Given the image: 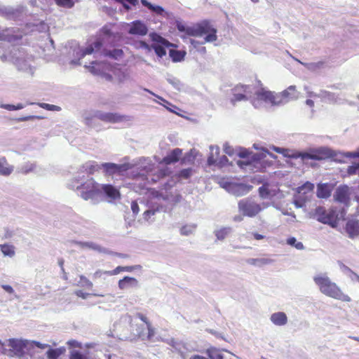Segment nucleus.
Returning a JSON list of instances; mask_svg holds the SVG:
<instances>
[{"mask_svg":"<svg viewBox=\"0 0 359 359\" xmlns=\"http://www.w3.org/2000/svg\"><path fill=\"white\" fill-rule=\"evenodd\" d=\"M313 280L319 291L325 296L346 302L351 301V298L342 292L338 285L330 280L326 273L315 274Z\"/></svg>","mask_w":359,"mask_h":359,"instance_id":"obj_3","label":"nucleus"},{"mask_svg":"<svg viewBox=\"0 0 359 359\" xmlns=\"http://www.w3.org/2000/svg\"><path fill=\"white\" fill-rule=\"evenodd\" d=\"M0 107L2 109H7L8 111H14L15 110V105H13V104H1Z\"/></svg>","mask_w":359,"mask_h":359,"instance_id":"obj_63","label":"nucleus"},{"mask_svg":"<svg viewBox=\"0 0 359 359\" xmlns=\"http://www.w3.org/2000/svg\"><path fill=\"white\" fill-rule=\"evenodd\" d=\"M118 286L120 290H126L131 288H138L140 287L139 281L133 277L125 276L118 280Z\"/></svg>","mask_w":359,"mask_h":359,"instance_id":"obj_19","label":"nucleus"},{"mask_svg":"<svg viewBox=\"0 0 359 359\" xmlns=\"http://www.w3.org/2000/svg\"><path fill=\"white\" fill-rule=\"evenodd\" d=\"M299 96V93L296 90L295 86H290L280 93H273L261 89L256 91L255 97L252 100V105L257 109L266 107L269 105L279 106L297 100Z\"/></svg>","mask_w":359,"mask_h":359,"instance_id":"obj_1","label":"nucleus"},{"mask_svg":"<svg viewBox=\"0 0 359 359\" xmlns=\"http://www.w3.org/2000/svg\"><path fill=\"white\" fill-rule=\"evenodd\" d=\"M345 231L350 238H354L359 235V220L350 218L345 226Z\"/></svg>","mask_w":359,"mask_h":359,"instance_id":"obj_18","label":"nucleus"},{"mask_svg":"<svg viewBox=\"0 0 359 359\" xmlns=\"http://www.w3.org/2000/svg\"><path fill=\"white\" fill-rule=\"evenodd\" d=\"M15 248L13 245L10 244H1L0 251L4 257L12 258L15 255Z\"/></svg>","mask_w":359,"mask_h":359,"instance_id":"obj_29","label":"nucleus"},{"mask_svg":"<svg viewBox=\"0 0 359 359\" xmlns=\"http://www.w3.org/2000/svg\"><path fill=\"white\" fill-rule=\"evenodd\" d=\"M159 207H151L149 209L147 210L143 213V218L146 221H149L151 216L154 215L156 212L159 211Z\"/></svg>","mask_w":359,"mask_h":359,"instance_id":"obj_41","label":"nucleus"},{"mask_svg":"<svg viewBox=\"0 0 359 359\" xmlns=\"http://www.w3.org/2000/svg\"><path fill=\"white\" fill-rule=\"evenodd\" d=\"M287 243L290 245L294 246L297 250H303L304 246L302 242H298L294 237L289 238L287 240Z\"/></svg>","mask_w":359,"mask_h":359,"instance_id":"obj_43","label":"nucleus"},{"mask_svg":"<svg viewBox=\"0 0 359 359\" xmlns=\"http://www.w3.org/2000/svg\"><path fill=\"white\" fill-rule=\"evenodd\" d=\"M29 351H31V350L34 348H38L40 349L48 348L49 347H50V345L48 344H43V343H41V342L36 341L29 340Z\"/></svg>","mask_w":359,"mask_h":359,"instance_id":"obj_39","label":"nucleus"},{"mask_svg":"<svg viewBox=\"0 0 359 359\" xmlns=\"http://www.w3.org/2000/svg\"><path fill=\"white\" fill-rule=\"evenodd\" d=\"M270 149H271L272 150L275 151L277 153L283 154V156L285 157L297 158V157L294 156V155H297V151L293 152L290 149L278 147L276 146H272L270 147Z\"/></svg>","mask_w":359,"mask_h":359,"instance_id":"obj_34","label":"nucleus"},{"mask_svg":"<svg viewBox=\"0 0 359 359\" xmlns=\"http://www.w3.org/2000/svg\"><path fill=\"white\" fill-rule=\"evenodd\" d=\"M293 203L297 208H301L304 206L305 200L303 197L299 196L295 197Z\"/></svg>","mask_w":359,"mask_h":359,"instance_id":"obj_50","label":"nucleus"},{"mask_svg":"<svg viewBox=\"0 0 359 359\" xmlns=\"http://www.w3.org/2000/svg\"><path fill=\"white\" fill-rule=\"evenodd\" d=\"M177 29L189 36H201L205 34V42H213L217 39V29L208 21H203L195 26H186L177 24Z\"/></svg>","mask_w":359,"mask_h":359,"instance_id":"obj_4","label":"nucleus"},{"mask_svg":"<svg viewBox=\"0 0 359 359\" xmlns=\"http://www.w3.org/2000/svg\"><path fill=\"white\" fill-rule=\"evenodd\" d=\"M192 173L191 168H187L182 170L179 173V177L183 179H188Z\"/></svg>","mask_w":359,"mask_h":359,"instance_id":"obj_51","label":"nucleus"},{"mask_svg":"<svg viewBox=\"0 0 359 359\" xmlns=\"http://www.w3.org/2000/svg\"><path fill=\"white\" fill-rule=\"evenodd\" d=\"M349 188L346 185L338 187L334 194V198L336 201L345 205H348L350 201Z\"/></svg>","mask_w":359,"mask_h":359,"instance_id":"obj_15","label":"nucleus"},{"mask_svg":"<svg viewBox=\"0 0 359 359\" xmlns=\"http://www.w3.org/2000/svg\"><path fill=\"white\" fill-rule=\"evenodd\" d=\"M129 164H116L113 163H104L98 164L95 161L86 162L83 165V168L86 173L94 174L95 172L103 169L107 175H123L124 172L130 168Z\"/></svg>","mask_w":359,"mask_h":359,"instance_id":"obj_5","label":"nucleus"},{"mask_svg":"<svg viewBox=\"0 0 359 359\" xmlns=\"http://www.w3.org/2000/svg\"><path fill=\"white\" fill-rule=\"evenodd\" d=\"M132 321H133L132 317L130 315H127V314L123 316L120 319L121 323H123L125 324H128L129 325H131Z\"/></svg>","mask_w":359,"mask_h":359,"instance_id":"obj_56","label":"nucleus"},{"mask_svg":"<svg viewBox=\"0 0 359 359\" xmlns=\"http://www.w3.org/2000/svg\"><path fill=\"white\" fill-rule=\"evenodd\" d=\"M298 62L301 63L302 65H303L304 67H306L309 70H312V71H314L316 70V69H318L320 68L322 65H323V62H311V63H304V62H302L301 61H299V60L297 59H295Z\"/></svg>","mask_w":359,"mask_h":359,"instance_id":"obj_47","label":"nucleus"},{"mask_svg":"<svg viewBox=\"0 0 359 359\" xmlns=\"http://www.w3.org/2000/svg\"><path fill=\"white\" fill-rule=\"evenodd\" d=\"M121 271H123V266H119L112 271H108L107 273V276H115Z\"/></svg>","mask_w":359,"mask_h":359,"instance_id":"obj_57","label":"nucleus"},{"mask_svg":"<svg viewBox=\"0 0 359 359\" xmlns=\"http://www.w3.org/2000/svg\"><path fill=\"white\" fill-rule=\"evenodd\" d=\"M255 93H256V92ZM255 97V94H254V96L252 97L250 94L237 93L236 92H233V97L231 98V102L233 104H235L236 102L248 100L250 98L251 99V102H252V100Z\"/></svg>","mask_w":359,"mask_h":359,"instance_id":"obj_32","label":"nucleus"},{"mask_svg":"<svg viewBox=\"0 0 359 359\" xmlns=\"http://www.w3.org/2000/svg\"><path fill=\"white\" fill-rule=\"evenodd\" d=\"M318 97L323 99L325 101L328 102L329 103L333 104H343L346 102L344 100H342L339 97V95H336L334 93H331L325 90H321L318 95Z\"/></svg>","mask_w":359,"mask_h":359,"instance_id":"obj_20","label":"nucleus"},{"mask_svg":"<svg viewBox=\"0 0 359 359\" xmlns=\"http://www.w3.org/2000/svg\"><path fill=\"white\" fill-rule=\"evenodd\" d=\"M26 11L23 6L16 8L0 5V16L7 20H22L26 15Z\"/></svg>","mask_w":359,"mask_h":359,"instance_id":"obj_12","label":"nucleus"},{"mask_svg":"<svg viewBox=\"0 0 359 359\" xmlns=\"http://www.w3.org/2000/svg\"><path fill=\"white\" fill-rule=\"evenodd\" d=\"M55 4L60 7L71 8L74 6V0H55Z\"/></svg>","mask_w":359,"mask_h":359,"instance_id":"obj_42","label":"nucleus"},{"mask_svg":"<svg viewBox=\"0 0 359 359\" xmlns=\"http://www.w3.org/2000/svg\"><path fill=\"white\" fill-rule=\"evenodd\" d=\"M69 359H88V357L77 350H73L70 352Z\"/></svg>","mask_w":359,"mask_h":359,"instance_id":"obj_48","label":"nucleus"},{"mask_svg":"<svg viewBox=\"0 0 359 359\" xmlns=\"http://www.w3.org/2000/svg\"><path fill=\"white\" fill-rule=\"evenodd\" d=\"M75 243L81 249L88 248V249H90V250H95L100 253H103V254H108L110 252L107 249L100 246V245H98L94 242H81V241H79V242H76Z\"/></svg>","mask_w":359,"mask_h":359,"instance_id":"obj_23","label":"nucleus"},{"mask_svg":"<svg viewBox=\"0 0 359 359\" xmlns=\"http://www.w3.org/2000/svg\"><path fill=\"white\" fill-rule=\"evenodd\" d=\"M347 172L349 175H359V164L348 166Z\"/></svg>","mask_w":359,"mask_h":359,"instance_id":"obj_52","label":"nucleus"},{"mask_svg":"<svg viewBox=\"0 0 359 359\" xmlns=\"http://www.w3.org/2000/svg\"><path fill=\"white\" fill-rule=\"evenodd\" d=\"M233 149L227 143L224 144V151L226 154L231 156L233 154Z\"/></svg>","mask_w":359,"mask_h":359,"instance_id":"obj_62","label":"nucleus"},{"mask_svg":"<svg viewBox=\"0 0 359 359\" xmlns=\"http://www.w3.org/2000/svg\"><path fill=\"white\" fill-rule=\"evenodd\" d=\"M139 48H143L149 52L152 49V46H150L145 41H141L139 43Z\"/></svg>","mask_w":359,"mask_h":359,"instance_id":"obj_60","label":"nucleus"},{"mask_svg":"<svg viewBox=\"0 0 359 359\" xmlns=\"http://www.w3.org/2000/svg\"><path fill=\"white\" fill-rule=\"evenodd\" d=\"M250 89L251 87L249 86H243V85H238L236 86L233 90V92H236L237 93H246L250 94Z\"/></svg>","mask_w":359,"mask_h":359,"instance_id":"obj_45","label":"nucleus"},{"mask_svg":"<svg viewBox=\"0 0 359 359\" xmlns=\"http://www.w3.org/2000/svg\"><path fill=\"white\" fill-rule=\"evenodd\" d=\"M231 227H223L215 231V236L218 240H224L231 232Z\"/></svg>","mask_w":359,"mask_h":359,"instance_id":"obj_37","label":"nucleus"},{"mask_svg":"<svg viewBox=\"0 0 359 359\" xmlns=\"http://www.w3.org/2000/svg\"><path fill=\"white\" fill-rule=\"evenodd\" d=\"M259 194L261 198H267L269 195V191L267 188L262 186L259 188Z\"/></svg>","mask_w":359,"mask_h":359,"instance_id":"obj_53","label":"nucleus"},{"mask_svg":"<svg viewBox=\"0 0 359 359\" xmlns=\"http://www.w3.org/2000/svg\"><path fill=\"white\" fill-rule=\"evenodd\" d=\"M346 210L344 208L337 207L326 210L323 207H318L315 210V216L317 220L321 223L329 224L332 227H336L338 222L344 219Z\"/></svg>","mask_w":359,"mask_h":359,"instance_id":"obj_6","label":"nucleus"},{"mask_svg":"<svg viewBox=\"0 0 359 359\" xmlns=\"http://www.w3.org/2000/svg\"><path fill=\"white\" fill-rule=\"evenodd\" d=\"M331 191L327 184H320L317 187L316 195L319 198H327L330 196Z\"/></svg>","mask_w":359,"mask_h":359,"instance_id":"obj_27","label":"nucleus"},{"mask_svg":"<svg viewBox=\"0 0 359 359\" xmlns=\"http://www.w3.org/2000/svg\"><path fill=\"white\" fill-rule=\"evenodd\" d=\"M108 271H102V270H97L96 271L94 274H93V278L96 279V278H101L103 275H107V272Z\"/></svg>","mask_w":359,"mask_h":359,"instance_id":"obj_61","label":"nucleus"},{"mask_svg":"<svg viewBox=\"0 0 359 359\" xmlns=\"http://www.w3.org/2000/svg\"><path fill=\"white\" fill-rule=\"evenodd\" d=\"M205 353L209 359H224L223 355L219 353L218 350L211 346L205 350Z\"/></svg>","mask_w":359,"mask_h":359,"instance_id":"obj_35","label":"nucleus"},{"mask_svg":"<svg viewBox=\"0 0 359 359\" xmlns=\"http://www.w3.org/2000/svg\"><path fill=\"white\" fill-rule=\"evenodd\" d=\"M141 3L143 6L147 7L150 11L155 13L156 14L158 15H163L165 11L163 7L157 5H153L150 2H149L147 0H140Z\"/></svg>","mask_w":359,"mask_h":359,"instance_id":"obj_31","label":"nucleus"},{"mask_svg":"<svg viewBox=\"0 0 359 359\" xmlns=\"http://www.w3.org/2000/svg\"><path fill=\"white\" fill-rule=\"evenodd\" d=\"M182 149L179 148L174 149L164 158V161L167 164L178 161L180 156L182 155Z\"/></svg>","mask_w":359,"mask_h":359,"instance_id":"obj_26","label":"nucleus"},{"mask_svg":"<svg viewBox=\"0 0 359 359\" xmlns=\"http://www.w3.org/2000/svg\"><path fill=\"white\" fill-rule=\"evenodd\" d=\"M246 262L248 264L261 267L264 265L272 263L273 261L266 258H249L246 260Z\"/></svg>","mask_w":359,"mask_h":359,"instance_id":"obj_30","label":"nucleus"},{"mask_svg":"<svg viewBox=\"0 0 359 359\" xmlns=\"http://www.w3.org/2000/svg\"><path fill=\"white\" fill-rule=\"evenodd\" d=\"M229 193L236 196H243L250 191V187L244 184L233 183L232 185H229Z\"/></svg>","mask_w":359,"mask_h":359,"instance_id":"obj_22","label":"nucleus"},{"mask_svg":"<svg viewBox=\"0 0 359 359\" xmlns=\"http://www.w3.org/2000/svg\"><path fill=\"white\" fill-rule=\"evenodd\" d=\"M196 229V225L189 224L182 226L180 229V233L183 236H189L193 234Z\"/></svg>","mask_w":359,"mask_h":359,"instance_id":"obj_36","label":"nucleus"},{"mask_svg":"<svg viewBox=\"0 0 359 359\" xmlns=\"http://www.w3.org/2000/svg\"><path fill=\"white\" fill-rule=\"evenodd\" d=\"M41 119L43 118L42 116H22L18 118V121H27L29 120H34V119Z\"/></svg>","mask_w":359,"mask_h":359,"instance_id":"obj_55","label":"nucleus"},{"mask_svg":"<svg viewBox=\"0 0 359 359\" xmlns=\"http://www.w3.org/2000/svg\"><path fill=\"white\" fill-rule=\"evenodd\" d=\"M102 46V42L100 40H96L93 43L83 49L78 48L76 51L78 59L72 60L71 63L73 65H81V63L79 62L81 58L84 57L86 55H90L97 52L100 50Z\"/></svg>","mask_w":359,"mask_h":359,"instance_id":"obj_13","label":"nucleus"},{"mask_svg":"<svg viewBox=\"0 0 359 359\" xmlns=\"http://www.w3.org/2000/svg\"><path fill=\"white\" fill-rule=\"evenodd\" d=\"M91 174L86 173L83 165L69 183V188L79 191V195L85 201L90 200L95 202L96 197L100 195L101 184L90 177Z\"/></svg>","mask_w":359,"mask_h":359,"instance_id":"obj_2","label":"nucleus"},{"mask_svg":"<svg viewBox=\"0 0 359 359\" xmlns=\"http://www.w3.org/2000/svg\"><path fill=\"white\" fill-rule=\"evenodd\" d=\"M66 349L65 347H60L57 348H48L46 352L48 359H57L61 355L64 354Z\"/></svg>","mask_w":359,"mask_h":359,"instance_id":"obj_28","label":"nucleus"},{"mask_svg":"<svg viewBox=\"0 0 359 359\" xmlns=\"http://www.w3.org/2000/svg\"><path fill=\"white\" fill-rule=\"evenodd\" d=\"M14 170V167L10 165L5 157L0 158V175L9 176Z\"/></svg>","mask_w":359,"mask_h":359,"instance_id":"obj_25","label":"nucleus"},{"mask_svg":"<svg viewBox=\"0 0 359 359\" xmlns=\"http://www.w3.org/2000/svg\"><path fill=\"white\" fill-rule=\"evenodd\" d=\"M340 157L346 158H359V147L355 151H347L344 153H339Z\"/></svg>","mask_w":359,"mask_h":359,"instance_id":"obj_49","label":"nucleus"},{"mask_svg":"<svg viewBox=\"0 0 359 359\" xmlns=\"http://www.w3.org/2000/svg\"><path fill=\"white\" fill-rule=\"evenodd\" d=\"M8 346L10 348L8 355L20 359L25 358L26 354L29 352V340L27 339H10Z\"/></svg>","mask_w":359,"mask_h":359,"instance_id":"obj_8","label":"nucleus"},{"mask_svg":"<svg viewBox=\"0 0 359 359\" xmlns=\"http://www.w3.org/2000/svg\"><path fill=\"white\" fill-rule=\"evenodd\" d=\"M81 281L88 288H92L93 287V283L91 281H90L88 278L86 277L81 276Z\"/></svg>","mask_w":359,"mask_h":359,"instance_id":"obj_58","label":"nucleus"},{"mask_svg":"<svg viewBox=\"0 0 359 359\" xmlns=\"http://www.w3.org/2000/svg\"><path fill=\"white\" fill-rule=\"evenodd\" d=\"M238 210L243 216L254 217L262 210L261 205L251 198L241 200L238 204Z\"/></svg>","mask_w":359,"mask_h":359,"instance_id":"obj_9","label":"nucleus"},{"mask_svg":"<svg viewBox=\"0 0 359 359\" xmlns=\"http://www.w3.org/2000/svg\"><path fill=\"white\" fill-rule=\"evenodd\" d=\"M189 359H209V358L207 357H205L203 355H198V354H192L191 355H190Z\"/></svg>","mask_w":359,"mask_h":359,"instance_id":"obj_64","label":"nucleus"},{"mask_svg":"<svg viewBox=\"0 0 359 359\" xmlns=\"http://www.w3.org/2000/svg\"><path fill=\"white\" fill-rule=\"evenodd\" d=\"M123 55V50L121 49H115L109 53V56L115 59H118Z\"/></svg>","mask_w":359,"mask_h":359,"instance_id":"obj_54","label":"nucleus"},{"mask_svg":"<svg viewBox=\"0 0 359 359\" xmlns=\"http://www.w3.org/2000/svg\"><path fill=\"white\" fill-rule=\"evenodd\" d=\"M331 155V150L327 147H321L317 149H312L309 151H297L295 157L301 158L302 160L312 159L320 161Z\"/></svg>","mask_w":359,"mask_h":359,"instance_id":"obj_10","label":"nucleus"},{"mask_svg":"<svg viewBox=\"0 0 359 359\" xmlns=\"http://www.w3.org/2000/svg\"><path fill=\"white\" fill-rule=\"evenodd\" d=\"M37 104L46 110L53 111H60L61 110V107L57 105L47 104V103H37Z\"/></svg>","mask_w":359,"mask_h":359,"instance_id":"obj_46","label":"nucleus"},{"mask_svg":"<svg viewBox=\"0 0 359 359\" xmlns=\"http://www.w3.org/2000/svg\"><path fill=\"white\" fill-rule=\"evenodd\" d=\"M271 322L276 326H284L287 323V316L282 311L273 313L270 316Z\"/></svg>","mask_w":359,"mask_h":359,"instance_id":"obj_24","label":"nucleus"},{"mask_svg":"<svg viewBox=\"0 0 359 359\" xmlns=\"http://www.w3.org/2000/svg\"><path fill=\"white\" fill-rule=\"evenodd\" d=\"M30 62V58L27 60L22 57H18L15 60L14 63L19 70L32 75L34 74V68L32 67Z\"/></svg>","mask_w":359,"mask_h":359,"instance_id":"obj_21","label":"nucleus"},{"mask_svg":"<svg viewBox=\"0 0 359 359\" xmlns=\"http://www.w3.org/2000/svg\"><path fill=\"white\" fill-rule=\"evenodd\" d=\"M131 210L135 215H137L139 213L140 208L136 201H133L131 203Z\"/></svg>","mask_w":359,"mask_h":359,"instance_id":"obj_59","label":"nucleus"},{"mask_svg":"<svg viewBox=\"0 0 359 359\" xmlns=\"http://www.w3.org/2000/svg\"><path fill=\"white\" fill-rule=\"evenodd\" d=\"M167 81L177 90H180L183 87V85L181 83V81L175 77L168 76L167 78Z\"/></svg>","mask_w":359,"mask_h":359,"instance_id":"obj_40","label":"nucleus"},{"mask_svg":"<svg viewBox=\"0 0 359 359\" xmlns=\"http://www.w3.org/2000/svg\"><path fill=\"white\" fill-rule=\"evenodd\" d=\"M128 32L130 34L145 36L148 33L147 26L141 20H135L128 24Z\"/></svg>","mask_w":359,"mask_h":359,"instance_id":"obj_16","label":"nucleus"},{"mask_svg":"<svg viewBox=\"0 0 359 359\" xmlns=\"http://www.w3.org/2000/svg\"><path fill=\"white\" fill-rule=\"evenodd\" d=\"M313 189H314V184H312L311 182H306L303 185L297 187V191L299 194H306V193L313 191Z\"/></svg>","mask_w":359,"mask_h":359,"instance_id":"obj_38","label":"nucleus"},{"mask_svg":"<svg viewBox=\"0 0 359 359\" xmlns=\"http://www.w3.org/2000/svg\"><path fill=\"white\" fill-rule=\"evenodd\" d=\"M152 49L154 50L155 53L159 57H163L164 55H166V50L165 48L161 46L158 44H154L152 45Z\"/></svg>","mask_w":359,"mask_h":359,"instance_id":"obj_44","label":"nucleus"},{"mask_svg":"<svg viewBox=\"0 0 359 359\" xmlns=\"http://www.w3.org/2000/svg\"><path fill=\"white\" fill-rule=\"evenodd\" d=\"M165 341L178 351L183 358H185L187 352L191 353L198 351L196 348L192 346L191 344L187 343L182 344L175 341L172 338L167 339Z\"/></svg>","mask_w":359,"mask_h":359,"instance_id":"obj_14","label":"nucleus"},{"mask_svg":"<svg viewBox=\"0 0 359 359\" xmlns=\"http://www.w3.org/2000/svg\"><path fill=\"white\" fill-rule=\"evenodd\" d=\"M269 155L273 158H276V156L271 154L267 149L262 148L261 151L254 154L251 156V160H239L237 161V165L242 169L246 170L248 167L251 168L252 165L256 166L257 164L260 163L266 156Z\"/></svg>","mask_w":359,"mask_h":359,"instance_id":"obj_11","label":"nucleus"},{"mask_svg":"<svg viewBox=\"0 0 359 359\" xmlns=\"http://www.w3.org/2000/svg\"><path fill=\"white\" fill-rule=\"evenodd\" d=\"M169 55L171 57L172 62H178L184 60L186 55V52L184 50H170L169 51Z\"/></svg>","mask_w":359,"mask_h":359,"instance_id":"obj_33","label":"nucleus"},{"mask_svg":"<svg viewBox=\"0 0 359 359\" xmlns=\"http://www.w3.org/2000/svg\"><path fill=\"white\" fill-rule=\"evenodd\" d=\"M90 116H91L86 115L85 116L87 124L90 123L89 121L92 118H96L103 122L109 123H117L131 120V117L129 116L123 115L118 113L105 112L100 110L92 111Z\"/></svg>","mask_w":359,"mask_h":359,"instance_id":"obj_7","label":"nucleus"},{"mask_svg":"<svg viewBox=\"0 0 359 359\" xmlns=\"http://www.w3.org/2000/svg\"><path fill=\"white\" fill-rule=\"evenodd\" d=\"M103 194L111 200L120 198L121 194L119 190L111 184H101L100 195Z\"/></svg>","mask_w":359,"mask_h":359,"instance_id":"obj_17","label":"nucleus"}]
</instances>
